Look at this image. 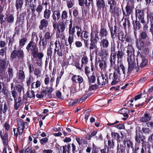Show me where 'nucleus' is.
Here are the masks:
<instances>
[{
	"label": "nucleus",
	"instance_id": "f257e3e1",
	"mask_svg": "<svg viewBox=\"0 0 153 153\" xmlns=\"http://www.w3.org/2000/svg\"><path fill=\"white\" fill-rule=\"evenodd\" d=\"M113 74H111L109 76V79L117 80L121 78H124L125 77V68L122 63L118 62L117 66L114 67Z\"/></svg>",
	"mask_w": 153,
	"mask_h": 153
},
{
	"label": "nucleus",
	"instance_id": "f03ea898",
	"mask_svg": "<svg viewBox=\"0 0 153 153\" xmlns=\"http://www.w3.org/2000/svg\"><path fill=\"white\" fill-rule=\"evenodd\" d=\"M18 131L19 134L21 135L22 134L25 128H27L28 127V123L20 119H18L17 120Z\"/></svg>",
	"mask_w": 153,
	"mask_h": 153
},
{
	"label": "nucleus",
	"instance_id": "7ed1b4c3",
	"mask_svg": "<svg viewBox=\"0 0 153 153\" xmlns=\"http://www.w3.org/2000/svg\"><path fill=\"white\" fill-rule=\"evenodd\" d=\"M127 61L128 65V72H130L135 68L136 66L134 56H128L127 57Z\"/></svg>",
	"mask_w": 153,
	"mask_h": 153
},
{
	"label": "nucleus",
	"instance_id": "20e7f679",
	"mask_svg": "<svg viewBox=\"0 0 153 153\" xmlns=\"http://www.w3.org/2000/svg\"><path fill=\"white\" fill-rule=\"evenodd\" d=\"M13 77V69L12 68L9 67L7 72L3 76L2 79H4V82H8Z\"/></svg>",
	"mask_w": 153,
	"mask_h": 153
},
{
	"label": "nucleus",
	"instance_id": "39448f33",
	"mask_svg": "<svg viewBox=\"0 0 153 153\" xmlns=\"http://www.w3.org/2000/svg\"><path fill=\"white\" fill-rule=\"evenodd\" d=\"M97 81L99 85H105L108 82V76L106 74H101V76L98 77Z\"/></svg>",
	"mask_w": 153,
	"mask_h": 153
},
{
	"label": "nucleus",
	"instance_id": "423d86ee",
	"mask_svg": "<svg viewBox=\"0 0 153 153\" xmlns=\"http://www.w3.org/2000/svg\"><path fill=\"white\" fill-rule=\"evenodd\" d=\"M137 65L142 68L146 66L148 63V60L145 57L138 56L137 59Z\"/></svg>",
	"mask_w": 153,
	"mask_h": 153
},
{
	"label": "nucleus",
	"instance_id": "0eeeda50",
	"mask_svg": "<svg viewBox=\"0 0 153 153\" xmlns=\"http://www.w3.org/2000/svg\"><path fill=\"white\" fill-rule=\"evenodd\" d=\"M8 134L7 132L4 131H0V137L2 141L3 145L5 146L8 145Z\"/></svg>",
	"mask_w": 153,
	"mask_h": 153
},
{
	"label": "nucleus",
	"instance_id": "6e6552de",
	"mask_svg": "<svg viewBox=\"0 0 153 153\" xmlns=\"http://www.w3.org/2000/svg\"><path fill=\"white\" fill-rule=\"evenodd\" d=\"M61 14L60 11L58 10H55L53 11L52 15V21H57L60 18Z\"/></svg>",
	"mask_w": 153,
	"mask_h": 153
},
{
	"label": "nucleus",
	"instance_id": "1a4fd4ad",
	"mask_svg": "<svg viewBox=\"0 0 153 153\" xmlns=\"http://www.w3.org/2000/svg\"><path fill=\"white\" fill-rule=\"evenodd\" d=\"M134 8V5L127 4L126 7V12L123 10V14L126 16H129L131 13Z\"/></svg>",
	"mask_w": 153,
	"mask_h": 153
},
{
	"label": "nucleus",
	"instance_id": "9d476101",
	"mask_svg": "<svg viewBox=\"0 0 153 153\" xmlns=\"http://www.w3.org/2000/svg\"><path fill=\"white\" fill-rule=\"evenodd\" d=\"M36 44L32 41H30L27 45L26 48L29 51H34L36 49Z\"/></svg>",
	"mask_w": 153,
	"mask_h": 153
},
{
	"label": "nucleus",
	"instance_id": "9b49d317",
	"mask_svg": "<svg viewBox=\"0 0 153 153\" xmlns=\"http://www.w3.org/2000/svg\"><path fill=\"white\" fill-rule=\"evenodd\" d=\"M145 137L140 133L138 132L137 131H136V135L135 136V141L138 143H140L141 142L143 143L144 142V140Z\"/></svg>",
	"mask_w": 153,
	"mask_h": 153
},
{
	"label": "nucleus",
	"instance_id": "f8f14e48",
	"mask_svg": "<svg viewBox=\"0 0 153 153\" xmlns=\"http://www.w3.org/2000/svg\"><path fill=\"white\" fill-rule=\"evenodd\" d=\"M108 3L110 5L111 11L113 13L116 12V3L114 0H108Z\"/></svg>",
	"mask_w": 153,
	"mask_h": 153
},
{
	"label": "nucleus",
	"instance_id": "ddd939ff",
	"mask_svg": "<svg viewBox=\"0 0 153 153\" xmlns=\"http://www.w3.org/2000/svg\"><path fill=\"white\" fill-rule=\"evenodd\" d=\"M151 118L150 113L146 112L144 114L143 116L140 118V121L142 123H146L149 121L151 120Z\"/></svg>",
	"mask_w": 153,
	"mask_h": 153
},
{
	"label": "nucleus",
	"instance_id": "4468645a",
	"mask_svg": "<svg viewBox=\"0 0 153 153\" xmlns=\"http://www.w3.org/2000/svg\"><path fill=\"white\" fill-rule=\"evenodd\" d=\"M135 16L139 19L144 18V13L141 9L137 8L135 10Z\"/></svg>",
	"mask_w": 153,
	"mask_h": 153
},
{
	"label": "nucleus",
	"instance_id": "2eb2a0df",
	"mask_svg": "<svg viewBox=\"0 0 153 153\" xmlns=\"http://www.w3.org/2000/svg\"><path fill=\"white\" fill-rule=\"evenodd\" d=\"M84 40V42L87 46L88 41L89 39V34L87 31L82 32L81 36Z\"/></svg>",
	"mask_w": 153,
	"mask_h": 153
},
{
	"label": "nucleus",
	"instance_id": "dca6fc26",
	"mask_svg": "<svg viewBox=\"0 0 153 153\" xmlns=\"http://www.w3.org/2000/svg\"><path fill=\"white\" fill-rule=\"evenodd\" d=\"M46 19H42L40 22V24L39 26V28L40 30H42L44 27H47L48 25V22Z\"/></svg>",
	"mask_w": 153,
	"mask_h": 153
},
{
	"label": "nucleus",
	"instance_id": "f3484780",
	"mask_svg": "<svg viewBox=\"0 0 153 153\" xmlns=\"http://www.w3.org/2000/svg\"><path fill=\"white\" fill-rule=\"evenodd\" d=\"M99 55L104 57H106L109 56V52L108 48H101L99 53Z\"/></svg>",
	"mask_w": 153,
	"mask_h": 153
},
{
	"label": "nucleus",
	"instance_id": "a211bd4d",
	"mask_svg": "<svg viewBox=\"0 0 153 153\" xmlns=\"http://www.w3.org/2000/svg\"><path fill=\"white\" fill-rule=\"evenodd\" d=\"M136 44L138 49V52L140 53H142V50L145 46L143 41L141 40H140L139 41L137 40Z\"/></svg>",
	"mask_w": 153,
	"mask_h": 153
},
{
	"label": "nucleus",
	"instance_id": "6ab92c4d",
	"mask_svg": "<svg viewBox=\"0 0 153 153\" xmlns=\"http://www.w3.org/2000/svg\"><path fill=\"white\" fill-rule=\"evenodd\" d=\"M72 80L73 82L79 83H81L83 81L82 77L79 75L73 76L72 78Z\"/></svg>",
	"mask_w": 153,
	"mask_h": 153
},
{
	"label": "nucleus",
	"instance_id": "aec40b11",
	"mask_svg": "<svg viewBox=\"0 0 153 153\" xmlns=\"http://www.w3.org/2000/svg\"><path fill=\"white\" fill-rule=\"evenodd\" d=\"M123 143L125 146L128 148V149L130 148L133 149V143L132 141L129 139H124Z\"/></svg>",
	"mask_w": 153,
	"mask_h": 153
},
{
	"label": "nucleus",
	"instance_id": "412c9836",
	"mask_svg": "<svg viewBox=\"0 0 153 153\" xmlns=\"http://www.w3.org/2000/svg\"><path fill=\"white\" fill-rule=\"evenodd\" d=\"M75 27H74L72 26V23L71 20L70 21V24L69 25V29L68 33L69 35L71 36H73L75 32Z\"/></svg>",
	"mask_w": 153,
	"mask_h": 153
},
{
	"label": "nucleus",
	"instance_id": "4be33fe9",
	"mask_svg": "<svg viewBox=\"0 0 153 153\" xmlns=\"http://www.w3.org/2000/svg\"><path fill=\"white\" fill-rule=\"evenodd\" d=\"M47 41L42 36H41L40 37L39 44L40 45H42L43 46L44 49L46 48Z\"/></svg>",
	"mask_w": 153,
	"mask_h": 153
},
{
	"label": "nucleus",
	"instance_id": "5701e85b",
	"mask_svg": "<svg viewBox=\"0 0 153 153\" xmlns=\"http://www.w3.org/2000/svg\"><path fill=\"white\" fill-rule=\"evenodd\" d=\"M51 13V11L50 10L46 9L43 12L44 18L48 19L50 17Z\"/></svg>",
	"mask_w": 153,
	"mask_h": 153
},
{
	"label": "nucleus",
	"instance_id": "b1692460",
	"mask_svg": "<svg viewBox=\"0 0 153 153\" xmlns=\"http://www.w3.org/2000/svg\"><path fill=\"white\" fill-rule=\"evenodd\" d=\"M105 6V1L103 0H98L97 1V6L98 9H103Z\"/></svg>",
	"mask_w": 153,
	"mask_h": 153
},
{
	"label": "nucleus",
	"instance_id": "393cba45",
	"mask_svg": "<svg viewBox=\"0 0 153 153\" xmlns=\"http://www.w3.org/2000/svg\"><path fill=\"white\" fill-rule=\"evenodd\" d=\"M100 45L102 46L103 48H108L109 45L108 41L106 39H103L101 42Z\"/></svg>",
	"mask_w": 153,
	"mask_h": 153
},
{
	"label": "nucleus",
	"instance_id": "a878e982",
	"mask_svg": "<svg viewBox=\"0 0 153 153\" xmlns=\"http://www.w3.org/2000/svg\"><path fill=\"white\" fill-rule=\"evenodd\" d=\"M6 63L3 60L0 59V73L4 72L5 69Z\"/></svg>",
	"mask_w": 153,
	"mask_h": 153
},
{
	"label": "nucleus",
	"instance_id": "bb28decb",
	"mask_svg": "<svg viewBox=\"0 0 153 153\" xmlns=\"http://www.w3.org/2000/svg\"><path fill=\"white\" fill-rule=\"evenodd\" d=\"M23 0H16V10H21L23 4Z\"/></svg>",
	"mask_w": 153,
	"mask_h": 153
},
{
	"label": "nucleus",
	"instance_id": "cd10ccee",
	"mask_svg": "<svg viewBox=\"0 0 153 153\" xmlns=\"http://www.w3.org/2000/svg\"><path fill=\"white\" fill-rule=\"evenodd\" d=\"M127 53L128 56H134V50L132 46L129 45L127 47Z\"/></svg>",
	"mask_w": 153,
	"mask_h": 153
},
{
	"label": "nucleus",
	"instance_id": "c85d7f7f",
	"mask_svg": "<svg viewBox=\"0 0 153 153\" xmlns=\"http://www.w3.org/2000/svg\"><path fill=\"white\" fill-rule=\"evenodd\" d=\"M93 36H92V33L91 32V39L90 40L91 41V43L90 44V49H93L95 48L96 45V41L94 39H93Z\"/></svg>",
	"mask_w": 153,
	"mask_h": 153
},
{
	"label": "nucleus",
	"instance_id": "c756f323",
	"mask_svg": "<svg viewBox=\"0 0 153 153\" xmlns=\"http://www.w3.org/2000/svg\"><path fill=\"white\" fill-rule=\"evenodd\" d=\"M65 26L63 22H60L59 23L58 25V29L59 33H60V30H61L62 32H63L65 30Z\"/></svg>",
	"mask_w": 153,
	"mask_h": 153
},
{
	"label": "nucleus",
	"instance_id": "7c9ffc66",
	"mask_svg": "<svg viewBox=\"0 0 153 153\" xmlns=\"http://www.w3.org/2000/svg\"><path fill=\"white\" fill-rule=\"evenodd\" d=\"M133 27L134 30V33L135 34L137 30H139L140 28V24L139 22L137 21H135V23H134Z\"/></svg>",
	"mask_w": 153,
	"mask_h": 153
},
{
	"label": "nucleus",
	"instance_id": "2f4dec72",
	"mask_svg": "<svg viewBox=\"0 0 153 153\" xmlns=\"http://www.w3.org/2000/svg\"><path fill=\"white\" fill-rule=\"evenodd\" d=\"M5 20L9 23H13L14 21V17L13 15L10 14L7 16L5 18Z\"/></svg>",
	"mask_w": 153,
	"mask_h": 153
},
{
	"label": "nucleus",
	"instance_id": "473e14b6",
	"mask_svg": "<svg viewBox=\"0 0 153 153\" xmlns=\"http://www.w3.org/2000/svg\"><path fill=\"white\" fill-rule=\"evenodd\" d=\"M17 76L20 79H25V76L24 71L22 70H20L17 72Z\"/></svg>",
	"mask_w": 153,
	"mask_h": 153
},
{
	"label": "nucleus",
	"instance_id": "72a5a7b5",
	"mask_svg": "<svg viewBox=\"0 0 153 153\" xmlns=\"http://www.w3.org/2000/svg\"><path fill=\"white\" fill-rule=\"evenodd\" d=\"M129 111L126 108H123L121 109L119 111L120 113L123 114L124 117H128V115L127 113Z\"/></svg>",
	"mask_w": 153,
	"mask_h": 153
},
{
	"label": "nucleus",
	"instance_id": "f704fd0d",
	"mask_svg": "<svg viewBox=\"0 0 153 153\" xmlns=\"http://www.w3.org/2000/svg\"><path fill=\"white\" fill-rule=\"evenodd\" d=\"M99 66L100 68L102 70L105 71L106 67V65L105 62L104 60L100 61Z\"/></svg>",
	"mask_w": 153,
	"mask_h": 153
},
{
	"label": "nucleus",
	"instance_id": "c9c22d12",
	"mask_svg": "<svg viewBox=\"0 0 153 153\" xmlns=\"http://www.w3.org/2000/svg\"><path fill=\"white\" fill-rule=\"evenodd\" d=\"M17 56L19 59H22L24 56V53L23 51L21 49H19L16 51Z\"/></svg>",
	"mask_w": 153,
	"mask_h": 153
},
{
	"label": "nucleus",
	"instance_id": "e433bc0d",
	"mask_svg": "<svg viewBox=\"0 0 153 153\" xmlns=\"http://www.w3.org/2000/svg\"><path fill=\"white\" fill-rule=\"evenodd\" d=\"M26 94H27V97L29 98H33L35 97L34 92L33 90L28 91Z\"/></svg>",
	"mask_w": 153,
	"mask_h": 153
},
{
	"label": "nucleus",
	"instance_id": "4c0bfd02",
	"mask_svg": "<svg viewBox=\"0 0 153 153\" xmlns=\"http://www.w3.org/2000/svg\"><path fill=\"white\" fill-rule=\"evenodd\" d=\"M52 36V34L49 32H46L45 34L43 37L48 41L49 40H51Z\"/></svg>",
	"mask_w": 153,
	"mask_h": 153
},
{
	"label": "nucleus",
	"instance_id": "58836bf2",
	"mask_svg": "<svg viewBox=\"0 0 153 153\" xmlns=\"http://www.w3.org/2000/svg\"><path fill=\"white\" fill-rule=\"evenodd\" d=\"M41 82L39 80H37L36 82H33L31 85V88H37L39 87L41 85Z\"/></svg>",
	"mask_w": 153,
	"mask_h": 153
},
{
	"label": "nucleus",
	"instance_id": "ea45409f",
	"mask_svg": "<svg viewBox=\"0 0 153 153\" xmlns=\"http://www.w3.org/2000/svg\"><path fill=\"white\" fill-rule=\"evenodd\" d=\"M61 17L62 21H64L68 17V13L67 12L64 10L62 11L61 15Z\"/></svg>",
	"mask_w": 153,
	"mask_h": 153
},
{
	"label": "nucleus",
	"instance_id": "a19ab883",
	"mask_svg": "<svg viewBox=\"0 0 153 153\" xmlns=\"http://www.w3.org/2000/svg\"><path fill=\"white\" fill-rule=\"evenodd\" d=\"M116 54L117 55V57L118 58V63H121V62H119V59H122L123 56V52L121 51H118L116 52Z\"/></svg>",
	"mask_w": 153,
	"mask_h": 153
},
{
	"label": "nucleus",
	"instance_id": "79ce46f5",
	"mask_svg": "<svg viewBox=\"0 0 153 153\" xmlns=\"http://www.w3.org/2000/svg\"><path fill=\"white\" fill-rule=\"evenodd\" d=\"M126 36L125 33L122 32H120L118 34V37L120 40L124 42L125 38Z\"/></svg>",
	"mask_w": 153,
	"mask_h": 153
},
{
	"label": "nucleus",
	"instance_id": "37998d69",
	"mask_svg": "<svg viewBox=\"0 0 153 153\" xmlns=\"http://www.w3.org/2000/svg\"><path fill=\"white\" fill-rule=\"evenodd\" d=\"M116 59V55L115 54L113 53V55L111 56L110 57V62L111 65H113V64L115 63Z\"/></svg>",
	"mask_w": 153,
	"mask_h": 153
},
{
	"label": "nucleus",
	"instance_id": "c03bdc74",
	"mask_svg": "<svg viewBox=\"0 0 153 153\" xmlns=\"http://www.w3.org/2000/svg\"><path fill=\"white\" fill-rule=\"evenodd\" d=\"M38 38L37 35L36 33L35 32H33L32 33V38L31 41H34L36 40V41L38 40Z\"/></svg>",
	"mask_w": 153,
	"mask_h": 153
},
{
	"label": "nucleus",
	"instance_id": "a18cd8bd",
	"mask_svg": "<svg viewBox=\"0 0 153 153\" xmlns=\"http://www.w3.org/2000/svg\"><path fill=\"white\" fill-rule=\"evenodd\" d=\"M34 74L39 76H40L41 75V70L38 68H36L34 71Z\"/></svg>",
	"mask_w": 153,
	"mask_h": 153
},
{
	"label": "nucleus",
	"instance_id": "49530a36",
	"mask_svg": "<svg viewBox=\"0 0 153 153\" xmlns=\"http://www.w3.org/2000/svg\"><path fill=\"white\" fill-rule=\"evenodd\" d=\"M100 34L102 36L106 37L107 35L106 30L104 28H101L100 30Z\"/></svg>",
	"mask_w": 153,
	"mask_h": 153
},
{
	"label": "nucleus",
	"instance_id": "de8ad7c7",
	"mask_svg": "<svg viewBox=\"0 0 153 153\" xmlns=\"http://www.w3.org/2000/svg\"><path fill=\"white\" fill-rule=\"evenodd\" d=\"M76 140L79 145H82V143L85 142V140L82 138L76 137Z\"/></svg>",
	"mask_w": 153,
	"mask_h": 153
},
{
	"label": "nucleus",
	"instance_id": "09e8293b",
	"mask_svg": "<svg viewBox=\"0 0 153 153\" xmlns=\"http://www.w3.org/2000/svg\"><path fill=\"white\" fill-rule=\"evenodd\" d=\"M88 62V59L87 58V56H86L85 54L84 55L83 57L82 58V59H81V62L82 64H86Z\"/></svg>",
	"mask_w": 153,
	"mask_h": 153
},
{
	"label": "nucleus",
	"instance_id": "8fccbe9b",
	"mask_svg": "<svg viewBox=\"0 0 153 153\" xmlns=\"http://www.w3.org/2000/svg\"><path fill=\"white\" fill-rule=\"evenodd\" d=\"M75 28L76 30V33L77 36L78 37H79L81 35V36L82 34V30L81 28L78 26H76L75 27Z\"/></svg>",
	"mask_w": 153,
	"mask_h": 153
},
{
	"label": "nucleus",
	"instance_id": "3c124183",
	"mask_svg": "<svg viewBox=\"0 0 153 153\" xmlns=\"http://www.w3.org/2000/svg\"><path fill=\"white\" fill-rule=\"evenodd\" d=\"M43 9V7L41 5H39L37 6L36 10L39 15L40 14V13L42 11Z\"/></svg>",
	"mask_w": 153,
	"mask_h": 153
},
{
	"label": "nucleus",
	"instance_id": "603ef678",
	"mask_svg": "<svg viewBox=\"0 0 153 153\" xmlns=\"http://www.w3.org/2000/svg\"><path fill=\"white\" fill-rule=\"evenodd\" d=\"M14 108L16 110L18 109L21 105V102L17 101V99L14 100Z\"/></svg>",
	"mask_w": 153,
	"mask_h": 153
},
{
	"label": "nucleus",
	"instance_id": "864d4df0",
	"mask_svg": "<svg viewBox=\"0 0 153 153\" xmlns=\"http://www.w3.org/2000/svg\"><path fill=\"white\" fill-rule=\"evenodd\" d=\"M114 146V143L113 141L108 140V147L109 149H113Z\"/></svg>",
	"mask_w": 153,
	"mask_h": 153
},
{
	"label": "nucleus",
	"instance_id": "5fc2aeb1",
	"mask_svg": "<svg viewBox=\"0 0 153 153\" xmlns=\"http://www.w3.org/2000/svg\"><path fill=\"white\" fill-rule=\"evenodd\" d=\"M141 38L143 39H146L147 37V35L145 32H142L140 33Z\"/></svg>",
	"mask_w": 153,
	"mask_h": 153
},
{
	"label": "nucleus",
	"instance_id": "6e6d98bb",
	"mask_svg": "<svg viewBox=\"0 0 153 153\" xmlns=\"http://www.w3.org/2000/svg\"><path fill=\"white\" fill-rule=\"evenodd\" d=\"M114 31L113 30V29L111 28H110V31L111 34V37L113 39L114 38V34L117 30V27L116 26H114Z\"/></svg>",
	"mask_w": 153,
	"mask_h": 153
},
{
	"label": "nucleus",
	"instance_id": "4d7b16f0",
	"mask_svg": "<svg viewBox=\"0 0 153 153\" xmlns=\"http://www.w3.org/2000/svg\"><path fill=\"white\" fill-rule=\"evenodd\" d=\"M52 42L50 43V48L48 49L47 51V55L48 56H51L52 55V51L51 50L52 48H51V45H53V43Z\"/></svg>",
	"mask_w": 153,
	"mask_h": 153
},
{
	"label": "nucleus",
	"instance_id": "13d9d810",
	"mask_svg": "<svg viewBox=\"0 0 153 153\" xmlns=\"http://www.w3.org/2000/svg\"><path fill=\"white\" fill-rule=\"evenodd\" d=\"M142 53H141L142 54H147L149 53V49L148 47L145 46L143 48V49L142 50Z\"/></svg>",
	"mask_w": 153,
	"mask_h": 153
},
{
	"label": "nucleus",
	"instance_id": "bf43d9fd",
	"mask_svg": "<svg viewBox=\"0 0 153 153\" xmlns=\"http://www.w3.org/2000/svg\"><path fill=\"white\" fill-rule=\"evenodd\" d=\"M63 153H69V149L68 146H67L66 145H65L63 146Z\"/></svg>",
	"mask_w": 153,
	"mask_h": 153
},
{
	"label": "nucleus",
	"instance_id": "052dcab7",
	"mask_svg": "<svg viewBox=\"0 0 153 153\" xmlns=\"http://www.w3.org/2000/svg\"><path fill=\"white\" fill-rule=\"evenodd\" d=\"M88 76L90 83H93L94 82L95 80V77L94 75H92L91 76Z\"/></svg>",
	"mask_w": 153,
	"mask_h": 153
},
{
	"label": "nucleus",
	"instance_id": "680f3d73",
	"mask_svg": "<svg viewBox=\"0 0 153 153\" xmlns=\"http://www.w3.org/2000/svg\"><path fill=\"white\" fill-rule=\"evenodd\" d=\"M0 19L1 23V24H2L5 22L6 18H4V16L2 13H0Z\"/></svg>",
	"mask_w": 153,
	"mask_h": 153
},
{
	"label": "nucleus",
	"instance_id": "e2e57ef3",
	"mask_svg": "<svg viewBox=\"0 0 153 153\" xmlns=\"http://www.w3.org/2000/svg\"><path fill=\"white\" fill-rule=\"evenodd\" d=\"M23 89V87L20 85H18L16 87V90L18 93H21Z\"/></svg>",
	"mask_w": 153,
	"mask_h": 153
},
{
	"label": "nucleus",
	"instance_id": "0e129e2a",
	"mask_svg": "<svg viewBox=\"0 0 153 153\" xmlns=\"http://www.w3.org/2000/svg\"><path fill=\"white\" fill-rule=\"evenodd\" d=\"M127 25L128 26H129L130 22L127 18L125 19L124 22L123 23V25L124 27H126Z\"/></svg>",
	"mask_w": 153,
	"mask_h": 153
},
{
	"label": "nucleus",
	"instance_id": "69168bd1",
	"mask_svg": "<svg viewBox=\"0 0 153 153\" xmlns=\"http://www.w3.org/2000/svg\"><path fill=\"white\" fill-rule=\"evenodd\" d=\"M73 36V35H72L71 36L70 35H69V36L68 41V42L69 44L70 45V46L73 42L74 38Z\"/></svg>",
	"mask_w": 153,
	"mask_h": 153
},
{
	"label": "nucleus",
	"instance_id": "338daca9",
	"mask_svg": "<svg viewBox=\"0 0 153 153\" xmlns=\"http://www.w3.org/2000/svg\"><path fill=\"white\" fill-rule=\"evenodd\" d=\"M41 143L42 145H44L47 142L48 139L47 137H44L40 140Z\"/></svg>",
	"mask_w": 153,
	"mask_h": 153
},
{
	"label": "nucleus",
	"instance_id": "774afa93",
	"mask_svg": "<svg viewBox=\"0 0 153 153\" xmlns=\"http://www.w3.org/2000/svg\"><path fill=\"white\" fill-rule=\"evenodd\" d=\"M109 150L108 148H105L104 149H101L100 152L101 153H108L109 151Z\"/></svg>",
	"mask_w": 153,
	"mask_h": 153
}]
</instances>
